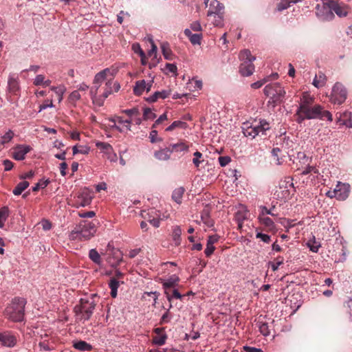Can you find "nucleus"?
<instances>
[{
  "label": "nucleus",
  "instance_id": "f257e3e1",
  "mask_svg": "<svg viewBox=\"0 0 352 352\" xmlns=\"http://www.w3.org/2000/svg\"><path fill=\"white\" fill-rule=\"evenodd\" d=\"M314 100L308 92L302 93L296 113L297 122L302 123L305 120L311 119L333 120L332 114L329 111L324 110L320 104L314 105Z\"/></svg>",
  "mask_w": 352,
  "mask_h": 352
},
{
  "label": "nucleus",
  "instance_id": "f03ea898",
  "mask_svg": "<svg viewBox=\"0 0 352 352\" xmlns=\"http://www.w3.org/2000/svg\"><path fill=\"white\" fill-rule=\"evenodd\" d=\"M96 232V229L94 223L82 221L70 232L69 238L72 241H87L94 236Z\"/></svg>",
  "mask_w": 352,
  "mask_h": 352
},
{
  "label": "nucleus",
  "instance_id": "7ed1b4c3",
  "mask_svg": "<svg viewBox=\"0 0 352 352\" xmlns=\"http://www.w3.org/2000/svg\"><path fill=\"white\" fill-rule=\"evenodd\" d=\"M96 303L93 299L88 300L81 298L79 304L76 305L74 308L76 320L84 323L90 319L96 307Z\"/></svg>",
  "mask_w": 352,
  "mask_h": 352
},
{
  "label": "nucleus",
  "instance_id": "20e7f679",
  "mask_svg": "<svg viewBox=\"0 0 352 352\" xmlns=\"http://www.w3.org/2000/svg\"><path fill=\"white\" fill-rule=\"evenodd\" d=\"M26 300L25 298L16 297L6 308L5 314L7 317L14 322H21L24 318V311Z\"/></svg>",
  "mask_w": 352,
  "mask_h": 352
},
{
  "label": "nucleus",
  "instance_id": "39448f33",
  "mask_svg": "<svg viewBox=\"0 0 352 352\" xmlns=\"http://www.w3.org/2000/svg\"><path fill=\"white\" fill-rule=\"evenodd\" d=\"M270 124L265 120H260L259 122L254 121L250 124H243V132L245 136L254 138L256 135H266V131L270 129Z\"/></svg>",
  "mask_w": 352,
  "mask_h": 352
},
{
  "label": "nucleus",
  "instance_id": "423d86ee",
  "mask_svg": "<svg viewBox=\"0 0 352 352\" xmlns=\"http://www.w3.org/2000/svg\"><path fill=\"white\" fill-rule=\"evenodd\" d=\"M112 81L109 80L105 84L104 90L102 93V95L101 96H97L98 89L99 88L98 86H95L91 87L90 90V95L91 98L92 99L93 103L96 104V105L101 107L104 104V100L113 92L112 89Z\"/></svg>",
  "mask_w": 352,
  "mask_h": 352
},
{
  "label": "nucleus",
  "instance_id": "0eeeda50",
  "mask_svg": "<svg viewBox=\"0 0 352 352\" xmlns=\"http://www.w3.org/2000/svg\"><path fill=\"white\" fill-rule=\"evenodd\" d=\"M264 94L274 101L281 102L286 94L284 89L278 83L269 84L263 89Z\"/></svg>",
  "mask_w": 352,
  "mask_h": 352
},
{
  "label": "nucleus",
  "instance_id": "6e6552de",
  "mask_svg": "<svg viewBox=\"0 0 352 352\" xmlns=\"http://www.w3.org/2000/svg\"><path fill=\"white\" fill-rule=\"evenodd\" d=\"M339 0H327L323 2V8L326 12L333 16L332 11H334L340 16H345L347 14V10L338 3Z\"/></svg>",
  "mask_w": 352,
  "mask_h": 352
},
{
  "label": "nucleus",
  "instance_id": "1a4fd4ad",
  "mask_svg": "<svg viewBox=\"0 0 352 352\" xmlns=\"http://www.w3.org/2000/svg\"><path fill=\"white\" fill-rule=\"evenodd\" d=\"M347 91L344 87L339 82H336L333 87L331 101L334 104H340L346 99Z\"/></svg>",
  "mask_w": 352,
  "mask_h": 352
},
{
  "label": "nucleus",
  "instance_id": "9d476101",
  "mask_svg": "<svg viewBox=\"0 0 352 352\" xmlns=\"http://www.w3.org/2000/svg\"><path fill=\"white\" fill-rule=\"evenodd\" d=\"M8 91L12 95L19 96L21 93V85L17 74L10 73L8 77Z\"/></svg>",
  "mask_w": 352,
  "mask_h": 352
},
{
  "label": "nucleus",
  "instance_id": "9b49d317",
  "mask_svg": "<svg viewBox=\"0 0 352 352\" xmlns=\"http://www.w3.org/2000/svg\"><path fill=\"white\" fill-rule=\"evenodd\" d=\"M92 199L91 192L87 188H84L77 197L76 201L77 207L89 206L91 203Z\"/></svg>",
  "mask_w": 352,
  "mask_h": 352
},
{
  "label": "nucleus",
  "instance_id": "f8f14e48",
  "mask_svg": "<svg viewBox=\"0 0 352 352\" xmlns=\"http://www.w3.org/2000/svg\"><path fill=\"white\" fill-rule=\"evenodd\" d=\"M153 84V80L146 82L144 80H140L135 82L133 87V93L136 96H140L146 90V92L150 91Z\"/></svg>",
  "mask_w": 352,
  "mask_h": 352
},
{
  "label": "nucleus",
  "instance_id": "ddd939ff",
  "mask_svg": "<svg viewBox=\"0 0 352 352\" xmlns=\"http://www.w3.org/2000/svg\"><path fill=\"white\" fill-rule=\"evenodd\" d=\"M179 280V279L177 276H173L162 283L163 289L167 300H170V291L177 285Z\"/></svg>",
  "mask_w": 352,
  "mask_h": 352
},
{
  "label": "nucleus",
  "instance_id": "4468645a",
  "mask_svg": "<svg viewBox=\"0 0 352 352\" xmlns=\"http://www.w3.org/2000/svg\"><path fill=\"white\" fill-rule=\"evenodd\" d=\"M335 188L338 195V200L344 201L349 197L350 192V186L349 184L339 182Z\"/></svg>",
  "mask_w": 352,
  "mask_h": 352
},
{
  "label": "nucleus",
  "instance_id": "2eb2a0df",
  "mask_svg": "<svg viewBox=\"0 0 352 352\" xmlns=\"http://www.w3.org/2000/svg\"><path fill=\"white\" fill-rule=\"evenodd\" d=\"M30 147L25 145H18L14 148L12 157L16 160H23L25 155L30 152Z\"/></svg>",
  "mask_w": 352,
  "mask_h": 352
},
{
  "label": "nucleus",
  "instance_id": "dca6fc26",
  "mask_svg": "<svg viewBox=\"0 0 352 352\" xmlns=\"http://www.w3.org/2000/svg\"><path fill=\"white\" fill-rule=\"evenodd\" d=\"M0 343L5 346L12 347L16 343V338L8 332L0 333Z\"/></svg>",
  "mask_w": 352,
  "mask_h": 352
},
{
  "label": "nucleus",
  "instance_id": "f3484780",
  "mask_svg": "<svg viewBox=\"0 0 352 352\" xmlns=\"http://www.w3.org/2000/svg\"><path fill=\"white\" fill-rule=\"evenodd\" d=\"M224 6L217 0H211L208 11V17H212L214 14L223 13Z\"/></svg>",
  "mask_w": 352,
  "mask_h": 352
},
{
  "label": "nucleus",
  "instance_id": "a211bd4d",
  "mask_svg": "<svg viewBox=\"0 0 352 352\" xmlns=\"http://www.w3.org/2000/svg\"><path fill=\"white\" fill-rule=\"evenodd\" d=\"M239 71L242 76H249L253 74L254 71V65L252 62H243L241 63Z\"/></svg>",
  "mask_w": 352,
  "mask_h": 352
},
{
  "label": "nucleus",
  "instance_id": "6ab92c4d",
  "mask_svg": "<svg viewBox=\"0 0 352 352\" xmlns=\"http://www.w3.org/2000/svg\"><path fill=\"white\" fill-rule=\"evenodd\" d=\"M170 95V90H162L161 91H156L152 96L146 98L148 102H156L158 99H165Z\"/></svg>",
  "mask_w": 352,
  "mask_h": 352
},
{
  "label": "nucleus",
  "instance_id": "aec40b11",
  "mask_svg": "<svg viewBox=\"0 0 352 352\" xmlns=\"http://www.w3.org/2000/svg\"><path fill=\"white\" fill-rule=\"evenodd\" d=\"M109 121L113 123L112 128L116 129L120 132H123L125 130L124 120L122 117L117 116L114 118H110Z\"/></svg>",
  "mask_w": 352,
  "mask_h": 352
},
{
  "label": "nucleus",
  "instance_id": "412c9836",
  "mask_svg": "<svg viewBox=\"0 0 352 352\" xmlns=\"http://www.w3.org/2000/svg\"><path fill=\"white\" fill-rule=\"evenodd\" d=\"M184 34L188 37L192 45L201 44V40L202 38L201 34H192L189 29H186L184 30Z\"/></svg>",
  "mask_w": 352,
  "mask_h": 352
},
{
  "label": "nucleus",
  "instance_id": "4be33fe9",
  "mask_svg": "<svg viewBox=\"0 0 352 352\" xmlns=\"http://www.w3.org/2000/svg\"><path fill=\"white\" fill-rule=\"evenodd\" d=\"M273 160L276 165H281L284 162V156L282 155V151L279 148H274L272 151Z\"/></svg>",
  "mask_w": 352,
  "mask_h": 352
},
{
  "label": "nucleus",
  "instance_id": "5701e85b",
  "mask_svg": "<svg viewBox=\"0 0 352 352\" xmlns=\"http://www.w3.org/2000/svg\"><path fill=\"white\" fill-rule=\"evenodd\" d=\"M258 219L260 222V223L263 226H264L268 230L272 231L275 228V224L273 220L267 217H258Z\"/></svg>",
  "mask_w": 352,
  "mask_h": 352
},
{
  "label": "nucleus",
  "instance_id": "b1692460",
  "mask_svg": "<svg viewBox=\"0 0 352 352\" xmlns=\"http://www.w3.org/2000/svg\"><path fill=\"white\" fill-rule=\"evenodd\" d=\"M170 147L165 148L155 152L154 156L159 160H167L170 156Z\"/></svg>",
  "mask_w": 352,
  "mask_h": 352
},
{
  "label": "nucleus",
  "instance_id": "393cba45",
  "mask_svg": "<svg viewBox=\"0 0 352 352\" xmlns=\"http://www.w3.org/2000/svg\"><path fill=\"white\" fill-rule=\"evenodd\" d=\"M185 192V188L184 187H179L175 189L172 194V199L177 204H180L182 201V197Z\"/></svg>",
  "mask_w": 352,
  "mask_h": 352
},
{
  "label": "nucleus",
  "instance_id": "a878e982",
  "mask_svg": "<svg viewBox=\"0 0 352 352\" xmlns=\"http://www.w3.org/2000/svg\"><path fill=\"white\" fill-rule=\"evenodd\" d=\"M73 346L80 351H89L92 349L91 345L83 340L74 342Z\"/></svg>",
  "mask_w": 352,
  "mask_h": 352
},
{
  "label": "nucleus",
  "instance_id": "bb28decb",
  "mask_svg": "<svg viewBox=\"0 0 352 352\" xmlns=\"http://www.w3.org/2000/svg\"><path fill=\"white\" fill-rule=\"evenodd\" d=\"M247 211L239 210L235 213L234 219L237 223L239 229H241L243 226V223L245 219H247Z\"/></svg>",
  "mask_w": 352,
  "mask_h": 352
},
{
  "label": "nucleus",
  "instance_id": "cd10ccee",
  "mask_svg": "<svg viewBox=\"0 0 352 352\" xmlns=\"http://www.w3.org/2000/svg\"><path fill=\"white\" fill-rule=\"evenodd\" d=\"M170 147V152H182L187 151L188 150V145L185 142H181L177 144H173L169 146Z\"/></svg>",
  "mask_w": 352,
  "mask_h": 352
},
{
  "label": "nucleus",
  "instance_id": "c85d7f7f",
  "mask_svg": "<svg viewBox=\"0 0 352 352\" xmlns=\"http://www.w3.org/2000/svg\"><path fill=\"white\" fill-rule=\"evenodd\" d=\"M326 80L327 78L325 75L322 72H320L316 75L313 81V85L316 87H321L324 85Z\"/></svg>",
  "mask_w": 352,
  "mask_h": 352
},
{
  "label": "nucleus",
  "instance_id": "c756f323",
  "mask_svg": "<svg viewBox=\"0 0 352 352\" xmlns=\"http://www.w3.org/2000/svg\"><path fill=\"white\" fill-rule=\"evenodd\" d=\"M239 57L242 63L246 61L253 62L256 59L255 56L252 55L251 52L249 50H243L241 51Z\"/></svg>",
  "mask_w": 352,
  "mask_h": 352
},
{
  "label": "nucleus",
  "instance_id": "7c9ffc66",
  "mask_svg": "<svg viewBox=\"0 0 352 352\" xmlns=\"http://www.w3.org/2000/svg\"><path fill=\"white\" fill-rule=\"evenodd\" d=\"M109 286L111 289V296L112 298H116L117 296L118 288L120 286V281H118L116 278H111Z\"/></svg>",
  "mask_w": 352,
  "mask_h": 352
},
{
  "label": "nucleus",
  "instance_id": "2f4dec72",
  "mask_svg": "<svg viewBox=\"0 0 352 352\" xmlns=\"http://www.w3.org/2000/svg\"><path fill=\"white\" fill-rule=\"evenodd\" d=\"M161 48L164 58L167 60H172L173 52L170 48L169 44L166 42L162 43L161 44Z\"/></svg>",
  "mask_w": 352,
  "mask_h": 352
},
{
  "label": "nucleus",
  "instance_id": "473e14b6",
  "mask_svg": "<svg viewBox=\"0 0 352 352\" xmlns=\"http://www.w3.org/2000/svg\"><path fill=\"white\" fill-rule=\"evenodd\" d=\"M30 184L27 181H23L19 183L13 190L14 195H20L28 186Z\"/></svg>",
  "mask_w": 352,
  "mask_h": 352
},
{
  "label": "nucleus",
  "instance_id": "72a5a7b5",
  "mask_svg": "<svg viewBox=\"0 0 352 352\" xmlns=\"http://www.w3.org/2000/svg\"><path fill=\"white\" fill-rule=\"evenodd\" d=\"M209 21H211L214 26H222L223 22V13L214 14L210 18Z\"/></svg>",
  "mask_w": 352,
  "mask_h": 352
},
{
  "label": "nucleus",
  "instance_id": "f704fd0d",
  "mask_svg": "<svg viewBox=\"0 0 352 352\" xmlns=\"http://www.w3.org/2000/svg\"><path fill=\"white\" fill-rule=\"evenodd\" d=\"M256 325H257L260 332L264 336H267L270 335V331L269 329L268 324L266 322L258 320L256 323Z\"/></svg>",
  "mask_w": 352,
  "mask_h": 352
},
{
  "label": "nucleus",
  "instance_id": "c9c22d12",
  "mask_svg": "<svg viewBox=\"0 0 352 352\" xmlns=\"http://www.w3.org/2000/svg\"><path fill=\"white\" fill-rule=\"evenodd\" d=\"M351 118V113L345 111L342 113H339V116H337V123L340 125H346L347 120Z\"/></svg>",
  "mask_w": 352,
  "mask_h": 352
},
{
  "label": "nucleus",
  "instance_id": "e433bc0d",
  "mask_svg": "<svg viewBox=\"0 0 352 352\" xmlns=\"http://www.w3.org/2000/svg\"><path fill=\"white\" fill-rule=\"evenodd\" d=\"M182 230L179 226H175L173 229L172 236L176 245L180 244Z\"/></svg>",
  "mask_w": 352,
  "mask_h": 352
},
{
  "label": "nucleus",
  "instance_id": "4c0bfd02",
  "mask_svg": "<svg viewBox=\"0 0 352 352\" xmlns=\"http://www.w3.org/2000/svg\"><path fill=\"white\" fill-rule=\"evenodd\" d=\"M9 216V208L3 206L0 209V228H3L4 223Z\"/></svg>",
  "mask_w": 352,
  "mask_h": 352
},
{
  "label": "nucleus",
  "instance_id": "58836bf2",
  "mask_svg": "<svg viewBox=\"0 0 352 352\" xmlns=\"http://www.w3.org/2000/svg\"><path fill=\"white\" fill-rule=\"evenodd\" d=\"M96 147L101 150L104 154L111 153L113 147L111 144L107 142H98L96 144Z\"/></svg>",
  "mask_w": 352,
  "mask_h": 352
},
{
  "label": "nucleus",
  "instance_id": "ea45409f",
  "mask_svg": "<svg viewBox=\"0 0 352 352\" xmlns=\"http://www.w3.org/2000/svg\"><path fill=\"white\" fill-rule=\"evenodd\" d=\"M89 257L96 264L100 265L102 263L100 255L95 249H91L89 251Z\"/></svg>",
  "mask_w": 352,
  "mask_h": 352
},
{
  "label": "nucleus",
  "instance_id": "a19ab883",
  "mask_svg": "<svg viewBox=\"0 0 352 352\" xmlns=\"http://www.w3.org/2000/svg\"><path fill=\"white\" fill-rule=\"evenodd\" d=\"M188 124L185 122L180 120L174 121L166 129V131H172L176 128L186 129Z\"/></svg>",
  "mask_w": 352,
  "mask_h": 352
},
{
  "label": "nucleus",
  "instance_id": "79ce46f5",
  "mask_svg": "<svg viewBox=\"0 0 352 352\" xmlns=\"http://www.w3.org/2000/svg\"><path fill=\"white\" fill-rule=\"evenodd\" d=\"M89 148L87 147V146H78V145H75L73 146L72 148V151H73V155H76L78 153H81V154H84V155H86V154H88L89 152Z\"/></svg>",
  "mask_w": 352,
  "mask_h": 352
},
{
  "label": "nucleus",
  "instance_id": "37998d69",
  "mask_svg": "<svg viewBox=\"0 0 352 352\" xmlns=\"http://www.w3.org/2000/svg\"><path fill=\"white\" fill-rule=\"evenodd\" d=\"M102 72L103 73L104 76L107 78V81H109V80L112 81L116 72H117V70H116V69H114V68H106V69H103L102 71Z\"/></svg>",
  "mask_w": 352,
  "mask_h": 352
},
{
  "label": "nucleus",
  "instance_id": "c03bdc74",
  "mask_svg": "<svg viewBox=\"0 0 352 352\" xmlns=\"http://www.w3.org/2000/svg\"><path fill=\"white\" fill-rule=\"evenodd\" d=\"M275 208V206H273L272 208L268 209L267 207L264 206H260L258 207L259 209V214L258 217L267 216V214H270L272 216H275L273 213V210Z\"/></svg>",
  "mask_w": 352,
  "mask_h": 352
},
{
  "label": "nucleus",
  "instance_id": "a18cd8bd",
  "mask_svg": "<svg viewBox=\"0 0 352 352\" xmlns=\"http://www.w3.org/2000/svg\"><path fill=\"white\" fill-rule=\"evenodd\" d=\"M51 90L54 91L56 94H59L58 102H60L63 100V96L66 91L65 87L63 85L52 87Z\"/></svg>",
  "mask_w": 352,
  "mask_h": 352
},
{
  "label": "nucleus",
  "instance_id": "49530a36",
  "mask_svg": "<svg viewBox=\"0 0 352 352\" xmlns=\"http://www.w3.org/2000/svg\"><path fill=\"white\" fill-rule=\"evenodd\" d=\"M14 137V132L12 130H8L3 136L1 138L0 143L5 144L11 141Z\"/></svg>",
  "mask_w": 352,
  "mask_h": 352
},
{
  "label": "nucleus",
  "instance_id": "de8ad7c7",
  "mask_svg": "<svg viewBox=\"0 0 352 352\" xmlns=\"http://www.w3.org/2000/svg\"><path fill=\"white\" fill-rule=\"evenodd\" d=\"M284 258L281 256H278L271 263V267L274 272L276 271L280 265L283 263Z\"/></svg>",
  "mask_w": 352,
  "mask_h": 352
},
{
  "label": "nucleus",
  "instance_id": "09e8293b",
  "mask_svg": "<svg viewBox=\"0 0 352 352\" xmlns=\"http://www.w3.org/2000/svg\"><path fill=\"white\" fill-rule=\"evenodd\" d=\"M167 338L166 335H160V336H155L153 339V343L161 346L163 345L166 342V340Z\"/></svg>",
  "mask_w": 352,
  "mask_h": 352
},
{
  "label": "nucleus",
  "instance_id": "8fccbe9b",
  "mask_svg": "<svg viewBox=\"0 0 352 352\" xmlns=\"http://www.w3.org/2000/svg\"><path fill=\"white\" fill-rule=\"evenodd\" d=\"M170 300H168L170 302H171L173 298L182 300L185 295H182L177 289L173 288L170 291Z\"/></svg>",
  "mask_w": 352,
  "mask_h": 352
},
{
  "label": "nucleus",
  "instance_id": "3c124183",
  "mask_svg": "<svg viewBox=\"0 0 352 352\" xmlns=\"http://www.w3.org/2000/svg\"><path fill=\"white\" fill-rule=\"evenodd\" d=\"M290 6V3L288 1V0H281L280 2H279L277 4L276 10L278 12H281L287 8H289Z\"/></svg>",
  "mask_w": 352,
  "mask_h": 352
},
{
  "label": "nucleus",
  "instance_id": "603ef678",
  "mask_svg": "<svg viewBox=\"0 0 352 352\" xmlns=\"http://www.w3.org/2000/svg\"><path fill=\"white\" fill-rule=\"evenodd\" d=\"M104 80H107V78L104 76L103 73L101 72H98L94 77V83L95 85H98L103 82Z\"/></svg>",
  "mask_w": 352,
  "mask_h": 352
},
{
  "label": "nucleus",
  "instance_id": "864d4df0",
  "mask_svg": "<svg viewBox=\"0 0 352 352\" xmlns=\"http://www.w3.org/2000/svg\"><path fill=\"white\" fill-rule=\"evenodd\" d=\"M155 114L152 112L149 108L144 109L143 117L144 120H153L155 118Z\"/></svg>",
  "mask_w": 352,
  "mask_h": 352
},
{
  "label": "nucleus",
  "instance_id": "5fc2aeb1",
  "mask_svg": "<svg viewBox=\"0 0 352 352\" xmlns=\"http://www.w3.org/2000/svg\"><path fill=\"white\" fill-rule=\"evenodd\" d=\"M135 53L138 54L141 58H146V55L138 43H135L132 46Z\"/></svg>",
  "mask_w": 352,
  "mask_h": 352
},
{
  "label": "nucleus",
  "instance_id": "6e6d98bb",
  "mask_svg": "<svg viewBox=\"0 0 352 352\" xmlns=\"http://www.w3.org/2000/svg\"><path fill=\"white\" fill-rule=\"evenodd\" d=\"M256 239H261L264 243H269L271 241L270 236L263 234L261 232H257L256 234Z\"/></svg>",
  "mask_w": 352,
  "mask_h": 352
},
{
  "label": "nucleus",
  "instance_id": "4d7b16f0",
  "mask_svg": "<svg viewBox=\"0 0 352 352\" xmlns=\"http://www.w3.org/2000/svg\"><path fill=\"white\" fill-rule=\"evenodd\" d=\"M80 94H79L78 91H77V90L72 91L69 96V100L72 102H75L77 100H80Z\"/></svg>",
  "mask_w": 352,
  "mask_h": 352
},
{
  "label": "nucleus",
  "instance_id": "13d9d810",
  "mask_svg": "<svg viewBox=\"0 0 352 352\" xmlns=\"http://www.w3.org/2000/svg\"><path fill=\"white\" fill-rule=\"evenodd\" d=\"M194 156H195V157L192 160V162L196 167H199V164L201 163L200 158L202 157V153H200L199 151H196L194 153Z\"/></svg>",
  "mask_w": 352,
  "mask_h": 352
},
{
  "label": "nucleus",
  "instance_id": "bf43d9fd",
  "mask_svg": "<svg viewBox=\"0 0 352 352\" xmlns=\"http://www.w3.org/2000/svg\"><path fill=\"white\" fill-rule=\"evenodd\" d=\"M172 308V305L170 304L168 309L163 314L160 320V324L167 323L170 321L169 309Z\"/></svg>",
  "mask_w": 352,
  "mask_h": 352
},
{
  "label": "nucleus",
  "instance_id": "052dcab7",
  "mask_svg": "<svg viewBox=\"0 0 352 352\" xmlns=\"http://www.w3.org/2000/svg\"><path fill=\"white\" fill-rule=\"evenodd\" d=\"M215 248L214 245L209 243L206 244V248L204 250V253L207 257H210L214 252Z\"/></svg>",
  "mask_w": 352,
  "mask_h": 352
},
{
  "label": "nucleus",
  "instance_id": "680f3d73",
  "mask_svg": "<svg viewBox=\"0 0 352 352\" xmlns=\"http://www.w3.org/2000/svg\"><path fill=\"white\" fill-rule=\"evenodd\" d=\"M122 112L126 113L129 117H131L133 116H138L140 114L139 110L136 107L131 109H124L122 111Z\"/></svg>",
  "mask_w": 352,
  "mask_h": 352
},
{
  "label": "nucleus",
  "instance_id": "e2e57ef3",
  "mask_svg": "<svg viewBox=\"0 0 352 352\" xmlns=\"http://www.w3.org/2000/svg\"><path fill=\"white\" fill-rule=\"evenodd\" d=\"M45 76L42 74L37 75L33 81V84L36 86L43 85Z\"/></svg>",
  "mask_w": 352,
  "mask_h": 352
},
{
  "label": "nucleus",
  "instance_id": "0e129e2a",
  "mask_svg": "<svg viewBox=\"0 0 352 352\" xmlns=\"http://www.w3.org/2000/svg\"><path fill=\"white\" fill-rule=\"evenodd\" d=\"M149 138L152 143L162 141L161 138H157V131L155 130L151 131L150 133Z\"/></svg>",
  "mask_w": 352,
  "mask_h": 352
},
{
  "label": "nucleus",
  "instance_id": "69168bd1",
  "mask_svg": "<svg viewBox=\"0 0 352 352\" xmlns=\"http://www.w3.org/2000/svg\"><path fill=\"white\" fill-rule=\"evenodd\" d=\"M231 161V159L228 156H221L219 157V162L221 166H226Z\"/></svg>",
  "mask_w": 352,
  "mask_h": 352
},
{
  "label": "nucleus",
  "instance_id": "338daca9",
  "mask_svg": "<svg viewBox=\"0 0 352 352\" xmlns=\"http://www.w3.org/2000/svg\"><path fill=\"white\" fill-rule=\"evenodd\" d=\"M79 217L82 218H92L96 215L95 212L94 211H88V212H78Z\"/></svg>",
  "mask_w": 352,
  "mask_h": 352
},
{
  "label": "nucleus",
  "instance_id": "774afa93",
  "mask_svg": "<svg viewBox=\"0 0 352 352\" xmlns=\"http://www.w3.org/2000/svg\"><path fill=\"white\" fill-rule=\"evenodd\" d=\"M190 28L195 32H201L202 30L201 24L199 21H194L190 24Z\"/></svg>",
  "mask_w": 352,
  "mask_h": 352
}]
</instances>
